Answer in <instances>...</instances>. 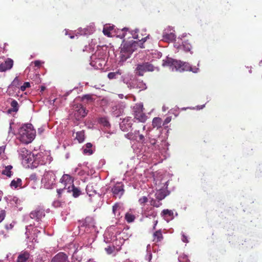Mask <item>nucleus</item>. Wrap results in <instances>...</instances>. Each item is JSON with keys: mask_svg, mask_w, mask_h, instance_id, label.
Here are the masks:
<instances>
[{"mask_svg": "<svg viewBox=\"0 0 262 262\" xmlns=\"http://www.w3.org/2000/svg\"><path fill=\"white\" fill-rule=\"evenodd\" d=\"M138 32V30H136L130 32V34L132 35L133 38L138 39L139 41L134 40L123 41V44L121 48L120 53L121 61H124L130 58L132 53L137 49L138 47H140L141 48H144L143 43L146 41L147 38L148 37V35L140 39V37L138 34H136Z\"/></svg>", "mask_w": 262, "mask_h": 262, "instance_id": "f257e3e1", "label": "nucleus"}, {"mask_svg": "<svg viewBox=\"0 0 262 262\" xmlns=\"http://www.w3.org/2000/svg\"><path fill=\"white\" fill-rule=\"evenodd\" d=\"M35 135L36 132L33 129L32 125L27 124L19 128L18 139L22 143L29 144L34 140Z\"/></svg>", "mask_w": 262, "mask_h": 262, "instance_id": "f03ea898", "label": "nucleus"}, {"mask_svg": "<svg viewBox=\"0 0 262 262\" xmlns=\"http://www.w3.org/2000/svg\"><path fill=\"white\" fill-rule=\"evenodd\" d=\"M163 64L164 66L171 67L172 71L181 72L189 69L187 63L172 58H167L166 60H164Z\"/></svg>", "mask_w": 262, "mask_h": 262, "instance_id": "7ed1b4c3", "label": "nucleus"}, {"mask_svg": "<svg viewBox=\"0 0 262 262\" xmlns=\"http://www.w3.org/2000/svg\"><path fill=\"white\" fill-rule=\"evenodd\" d=\"M45 209L40 206H38L34 210H32L30 213V216L31 219L35 220L37 222V225H35L34 223L33 227L45 229L46 228L45 226H42L41 225H39L40 224L39 222L43 217H45Z\"/></svg>", "mask_w": 262, "mask_h": 262, "instance_id": "20e7f679", "label": "nucleus"}, {"mask_svg": "<svg viewBox=\"0 0 262 262\" xmlns=\"http://www.w3.org/2000/svg\"><path fill=\"white\" fill-rule=\"evenodd\" d=\"M56 176L53 171H46L41 179V183L47 189H52L55 184Z\"/></svg>", "mask_w": 262, "mask_h": 262, "instance_id": "39448f33", "label": "nucleus"}, {"mask_svg": "<svg viewBox=\"0 0 262 262\" xmlns=\"http://www.w3.org/2000/svg\"><path fill=\"white\" fill-rule=\"evenodd\" d=\"M134 118L141 122H145L147 120V116L143 113V105L142 103L136 104L133 108Z\"/></svg>", "mask_w": 262, "mask_h": 262, "instance_id": "423d86ee", "label": "nucleus"}, {"mask_svg": "<svg viewBox=\"0 0 262 262\" xmlns=\"http://www.w3.org/2000/svg\"><path fill=\"white\" fill-rule=\"evenodd\" d=\"M155 67L149 62H145L142 64H138L135 70L136 74L139 76H142L146 72H152L155 70Z\"/></svg>", "mask_w": 262, "mask_h": 262, "instance_id": "0eeeda50", "label": "nucleus"}, {"mask_svg": "<svg viewBox=\"0 0 262 262\" xmlns=\"http://www.w3.org/2000/svg\"><path fill=\"white\" fill-rule=\"evenodd\" d=\"M74 115L77 119H80L86 116L88 114L87 111L81 104H75L73 106Z\"/></svg>", "mask_w": 262, "mask_h": 262, "instance_id": "6e6552de", "label": "nucleus"}, {"mask_svg": "<svg viewBox=\"0 0 262 262\" xmlns=\"http://www.w3.org/2000/svg\"><path fill=\"white\" fill-rule=\"evenodd\" d=\"M78 227L85 228H95V222L93 217L87 216L85 219L79 221Z\"/></svg>", "mask_w": 262, "mask_h": 262, "instance_id": "1a4fd4ad", "label": "nucleus"}, {"mask_svg": "<svg viewBox=\"0 0 262 262\" xmlns=\"http://www.w3.org/2000/svg\"><path fill=\"white\" fill-rule=\"evenodd\" d=\"M132 126V119L131 117H126L122 120L120 123V129L123 132L128 131Z\"/></svg>", "mask_w": 262, "mask_h": 262, "instance_id": "9d476101", "label": "nucleus"}, {"mask_svg": "<svg viewBox=\"0 0 262 262\" xmlns=\"http://www.w3.org/2000/svg\"><path fill=\"white\" fill-rule=\"evenodd\" d=\"M14 64L13 60L11 58H7L4 62L0 64V72H5L11 70Z\"/></svg>", "mask_w": 262, "mask_h": 262, "instance_id": "9b49d317", "label": "nucleus"}, {"mask_svg": "<svg viewBox=\"0 0 262 262\" xmlns=\"http://www.w3.org/2000/svg\"><path fill=\"white\" fill-rule=\"evenodd\" d=\"M124 185L121 182L117 183L112 188L113 193L115 196H121L124 192Z\"/></svg>", "mask_w": 262, "mask_h": 262, "instance_id": "f8f14e48", "label": "nucleus"}, {"mask_svg": "<svg viewBox=\"0 0 262 262\" xmlns=\"http://www.w3.org/2000/svg\"><path fill=\"white\" fill-rule=\"evenodd\" d=\"M50 262H69L68 256L63 252H59L56 254Z\"/></svg>", "mask_w": 262, "mask_h": 262, "instance_id": "ddd939ff", "label": "nucleus"}, {"mask_svg": "<svg viewBox=\"0 0 262 262\" xmlns=\"http://www.w3.org/2000/svg\"><path fill=\"white\" fill-rule=\"evenodd\" d=\"M4 200L11 205L17 207L20 204L21 200L15 196L8 195L4 198Z\"/></svg>", "mask_w": 262, "mask_h": 262, "instance_id": "4468645a", "label": "nucleus"}, {"mask_svg": "<svg viewBox=\"0 0 262 262\" xmlns=\"http://www.w3.org/2000/svg\"><path fill=\"white\" fill-rule=\"evenodd\" d=\"M106 61L103 58L92 59L91 64L96 69H101L105 65Z\"/></svg>", "mask_w": 262, "mask_h": 262, "instance_id": "2eb2a0df", "label": "nucleus"}, {"mask_svg": "<svg viewBox=\"0 0 262 262\" xmlns=\"http://www.w3.org/2000/svg\"><path fill=\"white\" fill-rule=\"evenodd\" d=\"M60 182L64 185V188L68 185L74 184V178L69 174H64L60 180Z\"/></svg>", "mask_w": 262, "mask_h": 262, "instance_id": "dca6fc26", "label": "nucleus"}, {"mask_svg": "<svg viewBox=\"0 0 262 262\" xmlns=\"http://www.w3.org/2000/svg\"><path fill=\"white\" fill-rule=\"evenodd\" d=\"M19 157L25 161H29L31 156V152L26 148H20L18 150Z\"/></svg>", "mask_w": 262, "mask_h": 262, "instance_id": "f3484780", "label": "nucleus"}, {"mask_svg": "<svg viewBox=\"0 0 262 262\" xmlns=\"http://www.w3.org/2000/svg\"><path fill=\"white\" fill-rule=\"evenodd\" d=\"M130 84H132V88L134 89H139L140 90H143L146 88V84L143 81L137 79L133 80Z\"/></svg>", "mask_w": 262, "mask_h": 262, "instance_id": "a211bd4d", "label": "nucleus"}, {"mask_svg": "<svg viewBox=\"0 0 262 262\" xmlns=\"http://www.w3.org/2000/svg\"><path fill=\"white\" fill-rule=\"evenodd\" d=\"M112 210L115 218L118 220L122 217V215H121V207L119 203H115L113 206Z\"/></svg>", "mask_w": 262, "mask_h": 262, "instance_id": "6ab92c4d", "label": "nucleus"}, {"mask_svg": "<svg viewBox=\"0 0 262 262\" xmlns=\"http://www.w3.org/2000/svg\"><path fill=\"white\" fill-rule=\"evenodd\" d=\"M68 192H72V196L74 198H77L81 194V191L79 188L75 186L72 184L71 186H69L68 188Z\"/></svg>", "mask_w": 262, "mask_h": 262, "instance_id": "aec40b11", "label": "nucleus"}, {"mask_svg": "<svg viewBox=\"0 0 262 262\" xmlns=\"http://www.w3.org/2000/svg\"><path fill=\"white\" fill-rule=\"evenodd\" d=\"M167 195L168 193L164 189L158 190L155 194L156 199L159 201L164 199Z\"/></svg>", "mask_w": 262, "mask_h": 262, "instance_id": "412c9836", "label": "nucleus"}, {"mask_svg": "<svg viewBox=\"0 0 262 262\" xmlns=\"http://www.w3.org/2000/svg\"><path fill=\"white\" fill-rule=\"evenodd\" d=\"M30 257V254L27 252H24L19 254L17 257V262H26Z\"/></svg>", "mask_w": 262, "mask_h": 262, "instance_id": "4be33fe9", "label": "nucleus"}, {"mask_svg": "<svg viewBox=\"0 0 262 262\" xmlns=\"http://www.w3.org/2000/svg\"><path fill=\"white\" fill-rule=\"evenodd\" d=\"M162 120L159 117H155L153 119L152 121V125L153 127L159 128L162 125Z\"/></svg>", "mask_w": 262, "mask_h": 262, "instance_id": "5701e85b", "label": "nucleus"}, {"mask_svg": "<svg viewBox=\"0 0 262 262\" xmlns=\"http://www.w3.org/2000/svg\"><path fill=\"white\" fill-rule=\"evenodd\" d=\"M163 239V235L161 230H156L153 234V241L158 243Z\"/></svg>", "mask_w": 262, "mask_h": 262, "instance_id": "b1692460", "label": "nucleus"}, {"mask_svg": "<svg viewBox=\"0 0 262 262\" xmlns=\"http://www.w3.org/2000/svg\"><path fill=\"white\" fill-rule=\"evenodd\" d=\"M175 34L173 33H164L163 34V40L165 41H172L175 39Z\"/></svg>", "mask_w": 262, "mask_h": 262, "instance_id": "393cba45", "label": "nucleus"}, {"mask_svg": "<svg viewBox=\"0 0 262 262\" xmlns=\"http://www.w3.org/2000/svg\"><path fill=\"white\" fill-rule=\"evenodd\" d=\"M181 47L185 52H190L192 48L190 41L188 40H184L182 42V45Z\"/></svg>", "mask_w": 262, "mask_h": 262, "instance_id": "a878e982", "label": "nucleus"}, {"mask_svg": "<svg viewBox=\"0 0 262 262\" xmlns=\"http://www.w3.org/2000/svg\"><path fill=\"white\" fill-rule=\"evenodd\" d=\"M114 26L110 25H105L104 26L103 29V33L105 35L107 36L108 37H110L111 35V31L114 29Z\"/></svg>", "mask_w": 262, "mask_h": 262, "instance_id": "bb28decb", "label": "nucleus"}, {"mask_svg": "<svg viewBox=\"0 0 262 262\" xmlns=\"http://www.w3.org/2000/svg\"><path fill=\"white\" fill-rule=\"evenodd\" d=\"M135 218L136 217L135 215L129 212H126L125 214V219L128 223L133 222L135 220Z\"/></svg>", "mask_w": 262, "mask_h": 262, "instance_id": "cd10ccee", "label": "nucleus"}, {"mask_svg": "<svg viewBox=\"0 0 262 262\" xmlns=\"http://www.w3.org/2000/svg\"><path fill=\"white\" fill-rule=\"evenodd\" d=\"M11 109L9 110V112H16L18 110V104L15 100H13L11 102Z\"/></svg>", "mask_w": 262, "mask_h": 262, "instance_id": "c85d7f7f", "label": "nucleus"}, {"mask_svg": "<svg viewBox=\"0 0 262 262\" xmlns=\"http://www.w3.org/2000/svg\"><path fill=\"white\" fill-rule=\"evenodd\" d=\"M76 139L79 143L83 142L84 140V134L83 131L78 132L76 133Z\"/></svg>", "mask_w": 262, "mask_h": 262, "instance_id": "c756f323", "label": "nucleus"}, {"mask_svg": "<svg viewBox=\"0 0 262 262\" xmlns=\"http://www.w3.org/2000/svg\"><path fill=\"white\" fill-rule=\"evenodd\" d=\"M12 168V166L11 165H8L6 166L4 170L2 171V174L6 175L8 177H10L12 175V171H11Z\"/></svg>", "mask_w": 262, "mask_h": 262, "instance_id": "7c9ffc66", "label": "nucleus"}, {"mask_svg": "<svg viewBox=\"0 0 262 262\" xmlns=\"http://www.w3.org/2000/svg\"><path fill=\"white\" fill-rule=\"evenodd\" d=\"M21 184V180L20 179H17L16 180H13L11 183V186L16 188Z\"/></svg>", "mask_w": 262, "mask_h": 262, "instance_id": "2f4dec72", "label": "nucleus"}, {"mask_svg": "<svg viewBox=\"0 0 262 262\" xmlns=\"http://www.w3.org/2000/svg\"><path fill=\"white\" fill-rule=\"evenodd\" d=\"M148 198L146 196H144L139 199V203L141 206H143L148 202Z\"/></svg>", "mask_w": 262, "mask_h": 262, "instance_id": "473e14b6", "label": "nucleus"}, {"mask_svg": "<svg viewBox=\"0 0 262 262\" xmlns=\"http://www.w3.org/2000/svg\"><path fill=\"white\" fill-rule=\"evenodd\" d=\"M162 213L163 215H165V217L166 216H169L172 217L173 216V213L172 211L169 210L168 209H164L163 210Z\"/></svg>", "mask_w": 262, "mask_h": 262, "instance_id": "72a5a7b5", "label": "nucleus"}, {"mask_svg": "<svg viewBox=\"0 0 262 262\" xmlns=\"http://www.w3.org/2000/svg\"><path fill=\"white\" fill-rule=\"evenodd\" d=\"M127 31H129V29L128 28H124L122 29V34H119V35H118V36L120 38H124L125 36H126V32Z\"/></svg>", "mask_w": 262, "mask_h": 262, "instance_id": "f704fd0d", "label": "nucleus"}, {"mask_svg": "<svg viewBox=\"0 0 262 262\" xmlns=\"http://www.w3.org/2000/svg\"><path fill=\"white\" fill-rule=\"evenodd\" d=\"M99 122L105 126H107L108 125H110L108 121L105 118H100L99 120Z\"/></svg>", "mask_w": 262, "mask_h": 262, "instance_id": "c9c22d12", "label": "nucleus"}, {"mask_svg": "<svg viewBox=\"0 0 262 262\" xmlns=\"http://www.w3.org/2000/svg\"><path fill=\"white\" fill-rule=\"evenodd\" d=\"M81 100L82 101H84V100H87L88 101H92L93 98L91 95L87 94L83 95L81 98Z\"/></svg>", "mask_w": 262, "mask_h": 262, "instance_id": "e433bc0d", "label": "nucleus"}, {"mask_svg": "<svg viewBox=\"0 0 262 262\" xmlns=\"http://www.w3.org/2000/svg\"><path fill=\"white\" fill-rule=\"evenodd\" d=\"M30 86V83L29 82H25L24 84L20 86V90L21 91H25L27 88Z\"/></svg>", "mask_w": 262, "mask_h": 262, "instance_id": "4c0bfd02", "label": "nucleus"}, {"mask_svg": "<svg viewBox=\"0 0 262 262\" xmlns=\"http://www.w3.org/2000/svg\"><path fill=\"white\" fill-rule=\"evenodd\" d=\"M150 203L151 205L156 207H159L161 205V203L160 202L159 200L157 201L156 200H152Z\"/></svg>", "mask_w": 262, "mask_h": 262, "instance_id": "58836bf2", "label": "nucleus"}, {"mask_svg": "<svg viewBox=\"0 0 262 262\" xmlns=\"http://www.w3.org/2000/svg\"><path fill=\"white\" fill-rule=\"evenodd\" d=\"M5 214V211L0 209V222H1L4 219Z\"/></svg>", "mask_w": 262, "mask_h": 262, "instance_id": "ea45409f", "label": "nucleus"}, {"mask_svg": "<svg viewBox=\"0 0 262 262\" xmlns=\"http://www.w3.org/2000/svg\"><path fill=\"white\" fill-rule=\"evenodd\" d=\"M117 74L115 72H110L108 74L107 77L110 79H112L116 78Z\"/></svg>", "mask_w": 262, "mask_h": 262, "instance_id": "a19ab883", "label": "nucleus"}, {"mask_svg": "<svg viewBox=\"0 0 262 262\" xmlns=\"http://www.w3.org/2000/svg\"><path fill=\"white\" fill-rule=\"evenodd\" d=\"M171 120V118L170 117H167L164 121L163 123V125L165 126L167 125L168 123H169Z\"/></svg>", "mask_w": 262, "mask_h": 262, "instance_id": "79ce46f5", "label": "nucleus"}, {"mask_svg": "<svg viewBox=\"0 0 262 262\" xmlns=\"http://www.w3.org/2000/svg\"><path fill=\"white\" fill-rule=\"evenodd\" d=\"M29 179L31 180L36 181L37 179V176L36 173H32L30 176Z\"/></svg>", "mask_w": 262, "mask_h": 262, "instance_id": "37998d69", "label": "nucleus"}, {"mask_svg": "<svg viewBox=\"0 0 262 262\" xmlns=\"http://www.w3.org/2000/svg\"><path fill=\"white\" fill-rule=\"evenodd\" d=\"M53 205L55 207H58L61 206L62 203L59 201H56L53 202Z\"/></svg>", "mask_w": 262, "mask_h": 262, "instance_id": "c03bdc74", "label": "nucleus"}, {"mask_svg": "<svg viewBox=\"0 0 262 262\" xmlns=\"http://www.w3.org/2000/svg\"><path fill=\"white\" fill-rule=\"evenodd\" d=\"M19 82V80L18 77H16L12 82V84L16 86L17 85H18Z\"/></svg>", "mask_w": 262, "mask_h": 262, "instance_id": "a18cd8bd", "label": "nucleus"}, {"mask_svg": "<svg viewBox=\"0 0 262 262\" xmlns=\"http://www.w3.org/2000/svg\"><path fill=\"white\" fill-rule=\"evenodd\" d=\"M65 188H63V189H57V194H58V198H61V194L62 193V192L63 191L64 189Z\"/></svg>", "mask_w": 262, "mask_h": 262, "instance_id": "49530a36", "label": "nucleus"}, {"mask_svg": "<svg viewBox=\"0 0 262 262\" xmlns=\"http://www.w3.org/2000/svg\"><path fill=\"white\" fill-rule=\"evenodd\" d=\"M84 154H88L89 155H91L93 154V150L90 148H85L84 149Z\"/></svg>", "mask_w": 262, "mask_h": 262, "instance_id": "de8ad7c7", "label": "nucleus"}, {"mask_svg": "<svg viewBox=\"0 0 262 262\" xmlns=\"http://www.w3.org/2000/svg\"><path fill=\"white\" fill-rule=\"evenodd\" d=\"M182 240L184 243H188V240L187 239V237L184 234H183L182 235Z\"/></svg>", "mask_w": 262, "mask_h": 262, "instance_id": "09e8293b", "label": "nucleus"}, {"mask_svg": "<svg viewBox=\"0 0 262 262\" xmlns=\"http://www.w3.org/2000/svg\"><path fill=\"white\" fill-rule=\"evenodd\" d=\"M35 67H39L41 64V62L39 60H36L34 62Z\"/></svg>", "mask_w": 262, "mask_h": 262, "instance_id": "8fccbe9b", "label": "nucleus"}, {"mask_svg": "<svg viewBox=\"0 0 262 262\" xmlns=\"http://www.w3.org/2000/svg\"><path fill=\"white\" fill-rule=\"evenodd\" d=\"M126 137L130 140L134 139V137L130 133H128L126 135Z\"/></svg>", "mask_w": 262, "mask_h": 262, "instance_id": "3c124183", "label": "nucleus"}, {"mask_svg": "<svg viewBox=\"0 0 262 262\" xmlns=\"http://www.w3.org/2000/svg\"><path fill=\"white\" fill-rule=\"evenodd\" d=\"M151 258H152V254L151 253H149L147 256V259L148 260L149 262H151Z\"/></svg>", "mask_w": 262, "mask_h": 262, "instance_id": "603ef678", "label": "nucleus"}, {"mask_svg": "<svg viewBox=\"0 0 262 262\" xmlns=\"http://www.w3.org/2000/svg\"><path fill=\"white\" fill-rule=\"evenodd\" d=\"M92 147V144L91 143H88L86 144V148H90L91 149V147Z\"/></svg>", "mask_w": 262, "mask_h": 262, "instance_id": "864d4df0", "label": "nucleus"}, {"mask_svg": "<svg viewBox=\"0 0 262 262\" xmlns=\"http://www.w3.org/2000/svg\"><path fill=\"white\" fill-rule=\"evenodd\" d=\"M139 138L140 141H144V136L143 135H139Z\"/></svg>", "mask_w": 262, "mask_h": 262, "instance_id": "5fc2aeb1", "label": "nucleus"}, {"mask_svg": "<svg viewBox=\"0 0 262 262\" xmlns=\"http://www.w3.org/2000/svg\"><path fill=\"white\" fill-rule=\"evenodd\" d=\"M13 227V225H12V224H10L9 226H8V225H7L6 226V229H10L12 228Z\"/></svg>", "mask_w": 262, "mask_h": 262, "instance_id": "6e6d98bb", "label": "nucleus"}, {"mask_svg": "<svg viewBox=\"0 0 262 262\" xmlns=\"http://www.w3.org/2000/svg\"><path fill=\"white\" fill-rule=\"evenodd\" d=\"M3 195V192L2 191L0 190V201L2 200Z\"/></svg>", "mask_w": 262, "mask_h": 262, "instance_id": "4d7b16f0", "label": "nucleus"}, {"mask_svg": "<svg viewBox=\"0 0 262 262\" xmlns=\"http://www.w3.org/2000/svg\"><path fill=\"white\" fill-rule=\"evenodd\" d=\"M4 231L3 230H1L0 231V235H4L3 237H4L5 235H4Z\"/></svg>", "mask_w": 262, "mask_h": 262, "instance_id": "13d9d810", "label": "nucleus"}, {"mask_svg": "<svg viewBox=\"0 0 262 262\" xmlns=\"http://www.w3.org/2000/svg\"><path fill=\"white\" fill-rule=\"evenodd\" d=\"M45 89V87L44 86H41V91H43Z\"/></svg>", "mask_w": 262, "mask_h": 262, "instance_id": "bf43d9fd", "label": "nucleus"}, {"mask_svg": "<svg viewBox=\"0 0 262 262\" xmlns=\"http://www.w3.org/2000/svg\"><path fill=\"white\" fill-rule=\"evenodd\" d=\"M9 129H10V130L11 129V124H10Z\"/></svg>", "mask_w": 262, "mask_h": 262, "instance_id": "052dcab7", "label": "nucleus"}, {"mask_svg": "<svg viewBox=\"0 0 262 262\" xmlns=\"http://www.w3.org/2000/svg\"><path fill=\"white\" fill-rule=\"evenodd\" d=\"M3 150V148H2V147H1V148H0V152H1V151H2V150Z\"/></svg>", "mask_w": 262, "mask_h": 262, "instance_id": "680f3d73", "label": "nucleus"}, {"mask_svg": "<svg viewBox=\"0 0 262 262\" xmlns=\"http://www.w3.org/2000/svg\"><path fill=\"white\" fill-rule=\"evenodd\" d=\"M152 144L153 145L155 144H156L155 141H154V142L153 143H152Z\"/></svg>", "mask_w": 262, "mask_h": 262, "instance_id": "e2e57ef3", "label": "nucleus"}, {"mask_svg": "<svg viewBox=\"0 0 262 262\" xmlns=\"http://www.w3.org/2000/svg\"><path fill=\"white\" fill-rule=\"evenodd\" d=\"M189 68L190 69V70H191V68L190 67H189Z\"/></svg>", "mask_w": 262, "mask_h": 262, "instance_id": "0e129e2a", "label": "nucleus"}, {"mask_svg": "<svg viewBox=\"0 0 262 262\" xmlns=\"http://www.w3.org/2000/svg\"><path fill=\"white\" fill-rule=\"evenodd\" d=\"M71 38H74V36H71Z\"/></svg>", "mask_w": 262, "mask_h": 262, "instance_id": "69168bd1", "label": "nucleus"}]
</instances>
